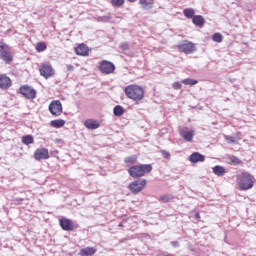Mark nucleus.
I'll return each instance as SVG.
<instances>
[{"label":"nucleus","instance_id":"1","mask_svg":"<svg viewBox=\"0 0 256 256\" xmlns=\"http://www.w3.org/2000/svg\"><path fill=\"white\" fill-rule=\"evenodd\" d=\"M151 171H153V166H151V164H140L130 167L128 173L130 177L139 179V177H143L145 173H151Z\"/></svg>","mask_w":256,"mask_h":256},{"label":"nucleus","instance_id":"2","mask_svg":"<svg viewBox=\"0 0 256 256\" xmlns=\"http://www.w3.org/2000/svg\"><path fill=\"white\" fill-rule=\"evenodd\" d=\"M124 91L127 98L132 99L133 101H141L145 96V91H143V88L138 85H129Z\"/></svg>","mask_w":256,"mask_h":256},{"label":"nucleus","instance_id":"3","mask_svg":"<svg viewBox=\"0 0 256 256\" xmlns=\"http://www.w3.org/2000/svg\"><path fill=\"white\" fill-rule=\"evenodd\" d=\"M238 185L240 187V191H248V189H253V185H255V177L250 175L249 172H244L239 177Z\"/></svg>","mask_w":256,"mask_h":256},{"label":"nucleus","instance_id":"4","mask_svg":"<svg viewBox=\"0 0 256 256\" xmlns=\"http://www.w3.org/2000/svg\"><path fill=\"white\" fill-rule=\"evenodd\" d=\"M0 59L4 63H11L13 61V55H11V47L7 44H0Z\"/></svg>","mask_w":256,"mask_h":256},{"label":"nucleus","instance_id":"5","mask_svg":"<svg viewBox=\"0 0 256 256\" xmlns=\"http://www.w3.org/2000/svg\"><path fill=\"white\" fill-rule=\"evenodd\" d=\"M145 185H147V180H136L128 185V189L131 193L137 195V193H141V191H143Z\"/></svg>","mask_w":256,"mask_h":256},{"label":"nucleus","instance_id":"6","mask_svg":"<svg viewBox=\"0 0 256 256\" xmlns=\"http://www.w3.org/2000/svg\"><path fill=\"white\" fill-rule=\"evenodd\" d=\"M48 109L51 115H54V117H59V115L63 113V105L61 104L60 100H53L49 104Z\"/></svg>","mask_w":256,"mask_h":256},{"label":"nucleus","instance_id":"7","mask_svg":"<svg viewBox=\"0 0 256 256\" xmlns=\"http://www.w3.org/2000/svg\"><path fill=\"white\" fill-rule=\"evenodd\" d=\"M19 91L26 99H35L37 97V91L31 86H21Z\"/></svg>","mask_w":256,"mask_h":256},{"label":"nucleus","instance_id":"8","mask_svg":"<svg viewBox=\"0 0 256 256\" xmlns=\"http://www.w3.org/2000/svg\"><path fill=\"white\" fill-rule=\"evenodd\" d=\"M99 70L101 71V73H104V75H111V73L115 71V64L110 61L104 60L100 63Z\"/></svg>","mask_w":256,"mask_h":256},{"label":"nucleus","instance_id":"9","mask_svg":"<svg viewBox=\"0 0 256 256\" xmlns=\"http://www.w3.org/2000/svg\"><path fill=\"white\" fill-rule=\"evenodd\" d=\"M34 159L36 161H41L45 159H49V150L47 148H38L34 152Z\"/></svg>","mask_w":256,"mask_h":256},{"label":"nucleus","instance_id":"10","mask_svg":"<svg viewBox=\"0 0 256 256\" xmlns=\"http://www.w3.org/2000/svg\"><path fill=\"white\" fill-rule=\"evenodd\" d=\"M180 135L184 141L191 143V141H193V137H195V131L189 130V128L185 127L180 130Z\"/></svg>","mask_w":256,"mask_h":256},{"label":"nucleus","instance_id":"11","mask_svg":"<svg viewBox=\"0 0 256 256\" xmlns=\"http://www.w3.org/2000/svg\"><path fill=\"white\" fill-rule=\"evenodd\" d=\"M179 51H182V53H186V55H189L190 53H193L195 51V44L192 42H184L183 44L178 45Z\"/></svg>","mask_w":256,"mask_h":256},{"label":"nucleus","instance_id":"12","mask_svg":"<svg viewBox=\"0 0 256 256\" xmlns=\"http://www.w3.org/2000/svg\"><path fill=\"white\" fill-rule=\"evenodd\" d=\"M40 75L45 77V79H49V77H53V67L49 64H44L40 68Z\"/></svg>","mask_w":256,"mask_h":256},{"label":"nucleus","instance_id":"13","mask_svg":"<svg viewBox=\"0 0 256 256\" xmlns=\"http://www.w3.org/2000/svg\"><path fill=\"white\" fill-rule=\"evenodd\" d=\"M59 223L63 231H73V229H75V227L73 226V222L68 218L60 219Z\"/></svg>","mask_w":256,"mask_h":256},{"label":"nucleus","instance_id":"14","mask_svg":"<svg viewBox=\"0 0 256 256\" xmlns=\"http://www.w3.org/2000/svg\"><path fill=\"white\" fill-rule=\"evenodd\" d=\"M11 85H12L11 78H9L5 74H0V89H3L5 91L9 89Z\"/></svg>","mask_w":256,"mask_h":256},{"label":"nucleus","instance_id":"15","mask_svg":"<svg viewBox=\"0 0 256 256\" xmlns=\"http://www.w3.org/2000/svg\"><path fill=\"white\" fill-rule=\"evenodd\" d=\"M76 55H80L81 57H87L89 55V47L86 44H79L75 48Z\"/></svg>","mask_w":256,"mask_h":256},{"label":"nucleus","instance_id":"16","mask_svg":"<svg viewBox=\"0 0 256 256\" xmlns=\"http://www.w3.org/2000/svg\"><path fill=\"white\" fill-rule=\"evenodd\" d=\"M190 163H203L205 156L199 152H193L189 157Z\"/></svg>","mask_w":256,"mask_h":256},{"label":"nucleus","instance_id":"17","mask_svg":"<svg viewBox=\"0 0 256 256\" xmlns=\"http://www.w3.org/2000/svg\"><path fill=\"white\" fill-rule=\"evenodd\" d=\"M225 141L229 144L237 143V141H241V135L239 133L233 134L232 136L224 135Z\"/></svg>","mask_w":256,"mask_h":256},{"label":"nucleus","instance_id":"18","mask_svg":"<svg viewBox=\"0 0 256 256\" xmlns=\"http://www.w3.org/2000/svg\"><path fill=\"white\" fill-rule=\"evenodd\" d=\"M212 171L214 173V175H217V177H223V175H225V173H227V171L225 170V167L221 166V165H216L212 168Z\"/></svg>","mask_w":256,"mask_h":256},{"label":"nucleus","instance_id":"19","mask_svg":"<svg viewBox=\"0 0 256 256\" xmlns=\"http://www.w3.org/2000/svg\"><path fill=\"white\" fill-rule=\"evenodd\" d=\"M192 22L196 27H201L202 25H205V18L201 15H196L192 18Z\"/></svg>","mask_w":256,"mask_h":256},{"label":"nucleus","instance_id":"20","mask_svg":"<svg viewBox=\"0 0 256 256\" xmlns=\"http://www.w3.org/2000/svg\"><path fill=\"white\" fill-rule=\"evenodd\" d=\"M51 127L55 129H61V127H65V120L63 119H56L50 122Z\"/></svg>","mask_w":256,"mask_h":256},{"label":"nucleus","instance_id":"21","mask_svg":"<svg viewBox=\"0 0 256 256\" xmlns=\"http://www.w3.org/2000/svg\"><path fill=\"white\" fill-rule=\"evenodd\" d=\"M84 127H86V129H97V120H93V119L85 120Z\"/></svg>","mask_w":256,"mask_h":256},{"label":"nucleus","instance_id":"22","mask_svg":"<svg viewBox=\"0 0 256 256\" xmlns=\"http://www.w3.org/2000/svg\"><path fill=\"white\" fill-rule=\"evenodd\" d=\"M183 15L186 19H193L195 17V9L193 8H185L183 10Z\"/></svg>","mask_w":256,"mask_h":256},{"label":"nucleus","instance_id":"23","mask_svg":"<svg viewBox=\"0 0 256 256\" xmlns=\"http://www.w3.org/2000/svg\"><path fill=\"white\" fill-rule=\"evenodd\" d=\"M95 249L91 247L83 248L80 250V255L81 256H91L95 255Z\"/></svg>","mask_w":256,"mask_h":256},{"label":"nucleus","instance_id":"24","mask_svg":"<svg viewBox=\"0 0 256 256\" xmlns=\"http://www.w3.org/2000/svg\"><path fill=\"white\" fill-rule=\"evenodd\" d=\"M139 4L141 5L142 9L148 10L153 9V2L148 0H139Z\"/></svg>","mask_w":256,"mask_h":256},{"label":"nucleus","instance_id":"25","mask_svg":"<svg viewBox=\"0 0 256 256\" xmlns=\"http://www.w3.org/2000/svg\"><path fill=\"white\" fill-rule=\"evenodd\" d=\"M35 139L33 138L32 135H26L22 137V143L24 145H32L34 143Z\"/></svg>","mask_w":256,"mask_h":256},{"label":"nucleus","instance_id":"26","mask_svg":"<svg viewBox=\"0 0 256 256\" xmlns=\"http://www.w3.org/2000/svg\"><path fill=\"white\" fill-rule=\"evenodd\" d=\"M113 113H114L115 117H121V115H123V113H125V109H123L122 106L117 105L114 107Z\"/></svg>","mask_w":256,"mask_h":256},{"label":"nucleus","instance_id":"27","mask_svg":"<svg viewBox=\"0 0 256 256\" xmlns=\"http://www.w3.org/2000/svg\"><path fill=\"white\" fill-rule=\"evenodd\" d=\"M47 50V44L45 42H39L36 44L37 53H43V51Z\"/></svg>","mask_w":256,"mask_h":256},{"label":"nucleus","instance_id":"28","mask_svg":"<svg viewBox=\"0 0 256 256\" xmlns=\"http://www.w3.org/2000/svg\"><path fill=\"white\" fill-rule=\"evenodd\" d=\"M212 40L215 43H222L223 42V35H221V33H214L212 35Z\"/></svg>","mask_w":256,"mask_h":256},{"label":"nucleus","instance_id":"29","mask_svg":"<svg viewBox=\"0 0 256 256\" xmlns=\"http://www.w3.org/2000/svg\"><path fill=\"white\" fill-rule=\"evenodd\" d=\"M112 7H123L125 5V0H111Z\"/></svg>","mask_w":256,"mask_h":256},{"label":"nucleus","instance_id":"30","mask_svg":"<svg viewBox=\"0 0 256 256\" xmlns=\"http://www.w3.org/2000/svg\"><path fill=\"white\" fill-rule=\"evenodd\" d=\"M182 83H183V85H197V80L187 78V79L182 80Z\"/></svg>","mask_w":256,"mask_h":256},{"label":"nucleus","instance_id":"31","mask_svg":"<svg viewBox=\"0 0 256 256\" xmlns=\"http://www.w3.org/2000/svg\"><path fill=\"white\" fill-rule=\"evenodd\" d=\"M110 19H113V16H111V14L98 17V21H102L103 23H107V21H110Z\"/></svg>","mask_w":256,"mask_h":256},{"label":"nucleus","instance_id":"32","mask_svg":"<svg viewBox=\"0 0 256 256\" xmlns=\"http://www.w3.org/2000/svg\"><path fill=\"white\" fill-rule=\"evenodd\" d=\"M136 161H137V157L135 156L127 157L125 159V163H128V165H133Z\"/></svg>","mask_w":256,"mask_h":256},{"label":"nucleus","instance_id":"33","mask_svg":"<svg viewBox=\"0 0 256 256\" xmlns=\"http://www.w3.org/2000/svg\"><path fill=\"white\" fill-rule=\"evenodd\" d=\"M171 199H173V197H171V195H163L160 197V201H162V203H169V201H171Z\"/></svg>","mask_w":256,"mask_h":256},{"label":"nucleus","instance_id":"34","mask_svg":"<svg viewBox=\"0 0 256 256\" xmlns=\"http://www.w3.org/2000/svg\"><path fill=\"white\" fill-rule=\"evenodd\" d=\"M230 161H231V163H233V165H239L241 163V159H239L236 156H231Z\"/></svg>","mask_w":256,"mask_h":256},{"label":"nucleus","instance_id":"35","mask_svg":"<svg viewBox=\"0 0 256 256\" xmlns=\"http://www.w3.org/2000/svg\"><path fill=\"white\" fill-rule=\"evenodd\" d=\"M162 155L165 159H171V154L165 150H162Z\"/></svg>","mask_w":256,"mask_h":256},{"label":"nucleus","instance_id":"36","mask_svg":"<svg viewBox=\"0 0 256 256\" xmlns=\"http://www.w3.org/2000/svg\"><path fill=\"white\" fill-rule=\"evenodd\" d=\"M172 87H173V89H181V83H179V82H174V83L172 84Z\"/></svg>","mask_w":256,"mask_h":256},{"label":"nucleus","instance_id":"37","mask_svg":"<svg viewBox=\"0 0 256 256\" xmlns=\"http://www.w3.org/2000/svg\"><path fill=\"white\" fill-rule=\"evenodd\" d=\"M171 245H172V247L177 248V247H179V242H177V241H172V242H171Z\"/></svg>","mask_w":256,"mask_h":256},{"label":"nucleus","instance_id":"38","mask_svg":"<svg viewBox=\"0 0 256 256\" xmlns=\"http://www.w3.org/2000/svg\"><path fill=\"white\" fill-rule=\"evenodd\" d=\"M67 71H73V69H75V67H73V65L68 64L67 66Z\"/></svg>","mask_w":256,"mask_h":256},{"label":"nucleus","instance_id":"39","mask_svg":"<svg viewBox=\"0 0 256 256\" xmlns=\"http://www.w3.org/2000/svg\"><path fill=\"white\" fill-rule=\"evenodd\" d=\"M194 217H195V219H201V215L199 214V212H196L194 214Z\"/></svg>","mask_w":256,"mask_h":256},{"label":"nucleus","instance_id":"40","mask_svg":"<svg viewBox=\"0 0 256 256\" xmlns=\"http://www.w3.org/2000/svg\"><path fill=\"white\" fill-rule=\"evenodd\" d=\"M121 49H129V44H123V45L121 46Z\"/></svg>","mask_w":256,"mask_h":256},{"label":"nucleus","instance_id":"41","mask_svg":"<svg viewBox=\"0 0 256 256\" xmlns=\"http://www.w3.org/2000/svg\"><path fill=\"white\" fill-rule=\"evenodd\" d=\"M129 1V3H135V1H137V0H128Z\"/></svg>","mask_w":256,"mask_h":256},{"label":"nucleus","instance_id":"42","mask_svg":"<svg viewBox=\"0 0 256 256\" xmlns=\"http://www.w3.org/2000/svg\"><path fill=\"white\" fill-rule=\"evenodd\" d=\"M118 227H123V224H122V223H120V224L118 225Z\"/></svg>","mask_w":256,"mask_h":256}]
</instances>
